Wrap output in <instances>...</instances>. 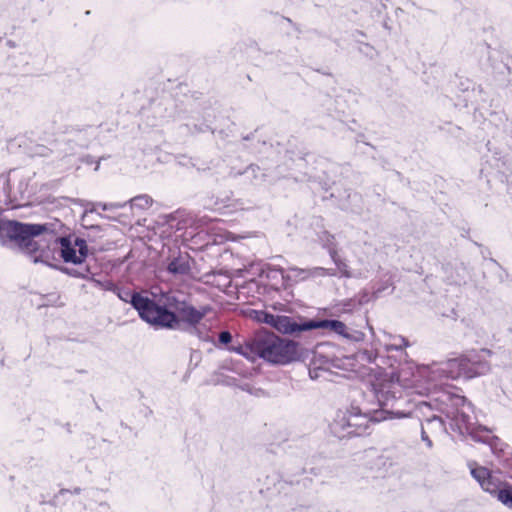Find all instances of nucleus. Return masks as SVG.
<instances>
[{
  "label": "nucleus",
  "mask_w": 512,
  "mask_h": 512,
  "mask_svg": "<svg viewBox=\"0 0 512 512\" xmlns=\"http://www.w3.org/2000/svg\"><path fill=\"white\" fill-rule=\"evenodd\" d=\"M510 471L512 472V463H511V465H510Z\"/></svg>",
  "instance_id": "nucleus-48"
},
{
  "label": "nucleus",
  "mask_w": 512,
  "mask_h": 512,
  "mask_svg": "<svg viewBox=\"0 0 512 512\" xmlns=\"http://www.w3.org/2000/svg\"><path fill=\"white\" fill-rule=\"evenodd\" d=\"M232 339V334L228 330L221 331L218 335V341L223 345H228L232 342Z\"/></svg>",
  "instance_id": "nucleus-37"
},
{
  "label": "nucleus",
  "mask_w": 512,
  "mask_h": 512,
  "mask_svg": "<svg viewBox=\"0 0 512 512\" xmlns=\"http://www.w3.org/2000/svg\"><path fill=\"white\" fill-rule=\"evenodd\" d=\"M192 258L187 252L178 251L171 255L167 264V272L174 276H186L191 272Z\"/></svg>",
  "instance_id": "nucleus-11"
},
{
  "label": "nucleus",
  "mask_w": 512,
  "mask_h": 512,
  "mask_svg": "<svg viewBox=\"0 0 512 512\" xmlns=\"http://www.w3.org/2000/svg\"><path fill=\"white\" fill-rule=\"evenodd\" d=\"M471 403L461 395L449 391L441 392L436 398L430 401H421L416 405L415 413L421 425L436 424L441 427V415L448 420L452 433L463 438L469 429Z\"/></svg>",
  "instance_id": "nucleus-3"
},
{
  "label": "nucleus",
  "mask_w": 512,
  "mask_h": 512,
  "mask_svg": "<svg viewBox=\"0 0 512 512\" xmlns=\"http://www.w3.org/2000/svg\"><path fill=\"white\" fill-rule=\"evenodd\" d=\"M497 499L506 507L512 509V486L505 484L499 491Z\"/></svg>",
  "instance_id": "nucleus-26"
},
{
  "label": "nucleus",
  "mask_w": 512,
  "mask_h": 512,
  "mask_svg": "<svg viewBox=\"0 0 512 512\" xmlns=\"http://www.w3.org/2000/svg\"><path fill=\"white\" fill-rule=\"evenodd\" d=\"M89 281H91L95 287L104 290V291H110L114 292V289L116 288V283H114L111 279L105 277L103 279H97L93 277V274L91 275Z\"/></svg>",
  "instance_id": "nucleus-24"
},
{
  "label": "nucleus",
  "mask_w": 512,
  "mask_h": 512,
  "mask_svg": "<svg viewBox=\"0 0 512 512\" xmlns=\"http://www.w3.org/2000/svg\"><path fill=\"white\" fill-rule=\"evenodd\" d=\"M429 434H431V433L428 431V426L427 425H421V439H422L423 442H425V444H426V446L428 448H432L433 443H432V440L429 437Z\"/></svg>",
  "instance_id": "nucleus-35"
},
{
  "label": "nucleus",
  "mask_w": 512,
  "mask_h": 512,
  "mask_svg": "<svg viewBox=\"0 0 512 512\" xmlns=\"http://www.w3.org/2000/svg\"><path fill=\"white\" fill-rule=\"evenodd\" d=\"M392 286L393 282L390 277L381 280L373 287V298H379L386 289Z\"/></svg>",
  "instance_id": "nucleus-29"
},
{
  "label": "nucleus",
  "mask_w": 512,
  "mask_h": 512,
  "mask_svg": "<svg viewBox=\"0 0 512 512\" xmlns=\"http://www.w3.org/2000/svg\"><path fill=\"white\" fill-rule=\"evenodd\" d=\"M318 239L324 249L327 250L328 254H335L337 251V242L334 235L324 230L318 234Z\"/></svg>",
  "instance_id": "nucleus-21"
},
{
  "label": "nucleus",
  "mask_w": 512,
  "mask_h": 512,
  "mask_svg": "<svg viewBox=\"0 0 512 512\" xmlns=\"http://www.w3.org/2000/svg\"><path fill=\"white\" fill-rule=\"evenodd\" d=\"M292 271L298 272L299 275H302V279H305L310 276H337L335 269H328L323 267H315L313 269H299L292 268Z\"/></svg>",
  "instance_id": "nucleus-18"
},
{
  "label": "nucleus",
  "mask_w": 512,
  "mask_h": 512,
  "mask_svg": "<svg viewBox=\"0 0 512 512\" xmlns=\"http://www.w3.org/2000/svg\"><path fill=\"white\" fill-rule=\"evenodd\" d=\"M44 226L45 229L35 238H32L34 243L33 249H26L27 254L34 263H43L48 266H53L50 262L54 259L53 253L59 250L60 256L65 263H73L81 265L86 258H79L80 253L76 250L75 245H72L70 235L62 233L64 225L61 221L55 220L54 222L38 224Z\"/></svg>",
  "instance_id": "nucleus-5"
},
{
  "label": "nucleus",
  "mask_w": 512,
  "mask_h": 512,
  "mask_svg": "<svg viewBox=\"0 0 512 512\" xmlns=\"http://www.w3.org/2000/svg\"><path fill=\"white\" fill-rule=\"evenodd\" d=\"M449 424L448 420L443 418V415H441V427H437L436 424H430V428H428V431L434 435L436 433L440 432H448Z\"/></svg>",
  "instance_id": "nucleus-33"
},
{
  "label": "nucleus",
  "mask_w": 512,
  "mask_h": 512,
  "mask_svg": "<svg viewBox=\"0 0 512 512\" xmlns=\"http://www.w3.org/2000/svg\"><path fill=\"white\" fill-rule=\"evenodd\" d=\"M474 244L479 247L481 246L478 242H474Z\"/></svg>",
  "instance_id": "nucleus-47"
},
{
  "label": "nucleus",
  "mask_w": 512,
  "mask_h": 512,
  "mask_svg": "<svg viewBox=\"0 0 512 512\" xmlns=\"http://www.w3.org/2000/svg\"><path fill=\"white\" fill-rule=\"evenodd\" d=\"M177 163L181 166H192L196 168L198 171H206L209 167L204 165H198L197 160L193 158H188L185 155H179L176 157Z\"/></svg>",
  "instance_id": "nucleus-28"
},
{
  "label": "nucleus",
  "mask_w": 512,
  "mask_h": 512,
  "mask_svg": "<svg viewBox=\"0 0 512 512\" xmlns=\"http://www.w3.org/2000/svg\"><path fill=\"white\" fill-rule=\"evenodd\" d=\"M491 471L483 466L471 468V475L481 485L486 479L489 478Z\"/></svg>",
  "instance_id": "nucleus-27"
},
{
  "label": "nucleus",
  "mask_w": 512,
  "mask_h": 512,
  "mask_svg": "<svg viewBox=\"0 0 512 512\" xmlns=\"http://www.w3.org/2000/svg\"><path fill=\"white\" fill-rule=\"evenodd\" d=\"M132 207H136L139 209H147L152 205V198L147 194H142L135 196L134 198L128 201Z\"/></svg>",
  "instance_id": "nucleus-23"
},
{
  "label": "nucleus",
  "mask_w": 512,
  "mask_h": 512,
  "mask_svg": "<svg viewBox=\"0 0 512 512\" xmlns=\"http://www.w3.org/2000/svg\"><path fill=\"white\" fill-rule=\"evenodd\" d=\"M52 267L55 269H58L59 271H61L64 274L74 277V278L89 280L92 275L90 268L87 265L82 266V264H81V265H79L78 268H68L65 266H57V265H53Z\"/></svg>",
  "instance_id": "nucleus-16"
},
{
  "label": "nucleus",
  "mask_w": 512,
  "mask_h": 512,
  "mask_svg": "<svg viewBox=\"0 0 512 512\" xmlns=\"http://www.w3.org/2000/svg\"><path fill=\"white\" fill-rule=\"evenodd\" d=\"M367 465L373 471H386L393 465V459L385 452L378 453L375 449H370Z\"/></svg>",
  "instance_id": "nucleus-13"
},
{
  "label": "nucleus",
  "mask_w": 512,
  "mask_h": 512,
  "mask_svg": "<svg viewBox=\"0 0 512 512\" xmlns=\"http://www.w3.org/2000/svg\"><path fill=\"white\" fill-rule=\"evenodd\" d=\"M371 391L379 409L362 411L358 406H351L347 412L338 414L330 424V430L335 437L344 439L364 436L369 433L371 423L409 416V413L400 410L406 399L403 397L401 386L392 378L376 379L371 382Z\"/></svg>",
  "instance_id": "nucleus-1"
},
{
  "label": "nucleus",
  "mask_w": 512,
  "mask_h": 512,
  "mask_svg": "<svg viewBox=\"0 0 512 512\" xmlns=\"http://www.w3.org/2000/svg\"><path fill=\"white\" fill-rule=\"evenodd\" d=\"M44 226L37 224L22 223L16 220H8L0 218V242L4 247L12 248L13 245L25 253L26 249L32 252L31 249L34 243L32 238L38 236L43 230Z\"/></svg>",
  "instance_id": "nucleus-8"
},
{
  "label": "nucleus",
  "mask_w": 512,
  "mask_h": 512,
  "mask_svg": "<svg viewBox=\"0 0 512 512\" xmlns=\"http://www.w3.org/2000/svg\"><path fill=\"white\" fill-rule=\"evenodd\" d=\"M276 152L279 160L275 168L279 175L289 173L296 178L309 175L312 155L302 143L289 141L286 146L277 144Z\"/></svg>",
  "instance_id": "nucleus-9"
},
{
  "label": "nucleus",
  "mask_w": 512,
  "mask_h": 512,
  "mask_svg": "<svg viewBox=\"0 0 512 512\" xmlns=\"http://www.w3.org/2000/svg\"><path fill=\"white\" fill-rule=\"evenodd\" d=\"M251 317L259 323L268 324L282 334L299 336L303 332L316 329H329L335 334L352 342H361L365 334L349 328L344 322L336 319H310L301 315H275L265 310H253Z\"/></svg>",
  "instance_id": "nucleus-4"
},
{
  "label": "nucleus",
  "mask_w": 512,
  "mask_h": 512,
  "mask_svg": "<svg viewBox=\"0 0 512 512\" xmlns=\"http://www.w3.org/2000/svg\"><path fill=\"white\" fill-rule=\"evenodd\" d=\"M331 362L332 359L316 352L312 359V366L309 368V377L312 380H317L323 377V374L328 372V368H326L325 365L330 364Z\"/></svg>",
  "instance_id": "nucleus-14"
},
{
  "label": "nucleus",
  "mask_w": 512,
  "mask_h": 512,
  "mask_svg": "<svg viewBox=\"0 0 512 512\" xmlns=\"http://www.w3.org/2000/svg\"><path fill=\"white\" fill-rule=\"evenodd\" d=\"M99 506L102 508L110 509V505L107 502H101Z\"/></svg>",
  "instance_id": "nucleus-46"
},
{
  "label": "nucleus",
  "mask_w": 512,
  "mask_h": 512,
  "mask_svg": "<svg viewBox=\"0 0 512 512\" xmlns=\"http://www.w3.org/2000/svg\"><path fill=\"white\" fill-rule=\"evenodd\" d=\"M407 365L409 369H411V366L409 363L402 364L401 362L398 363L396 367H394L393 364H391V367L393 368V371L391 372L392 377L396 376L399 380L404 372V366Z\"/></svg>",
  "instance_id": "nucleus-36"
},
{
  "label": "nucleus",
  "mask_w": 512,
  "mask_h": 512,
  "mask_svg": "<svg viewBox=\"0 0 512 512\" xmlns=\"http://www.w3.org/2000/svg\"><path fill=\"white\" fill-rule=\"evenodd\" d=\"M50 151L51 150L45 146H39L36 153L40 156H48Z\"/></svg>",
  "instance_id": "nucleus-40"
},
{
  "label": "nucleus",
  "mask_w": 512,
  "mask_h": 512,
  "mask_svg": "<svg viewBox=\"0 0 512 512\" xmlns=\"http://www.w3.org/2000/svg\"><path fill=\"white\" fill-rule=\"evenodd\" d=\"M339 311L342 313H351L355 309L359 308V305L357 303V299L355 297L343 300L338 304Z\"/></svg>",
  "instance_id": "nucleus-30"
},
{
  "label": "nucleus",
  "mask_w": 512,
  "mask_h": 512,
  "mask_svg": "<svg viewBox=\"0 0 512 512\" xmlns=\"http://www.w3.org/2000/svg\"><path fill=\"white\" fill-rule=\"evenodd\" d=\"M355 299H357V303L359 307L367 304L371 300H375L376 298H373V291L370 292L367 289L361 290L358 294H356Z\"/></svg>",
  "instance_id": "nucleus-32"
},
{
  "label": "nucleus",
  "mask_w": 512,
  "mask_h": 512,
  "mask_svg": "<svg viewBox=\"0 0 512 512\" xmlns=\"http://www.w3.org/2000/svg\"><path fill=\"white\" fill-rule=\"evenodd\" d=\"M103 159V157H100L99 159H96L95 157L91 156V155H85L83 157H81V162L82 163H85L87 165H92V164H96L94 170L95 171H98L99 169V165H100V161Z\"/></svg>",
  "instance_id": "nucleus-34"
},
{
  "label": "nucleus",
  "mask_w": 512,
  "mask_h": 512,
  "mask_svg": "<svg viewBox=\"0 0 512 512\" xmlns=\"http://www.w3.org/2000/svg\"><path fill=\"white\" fill-rule=\"evenodd\" d=\"M329 256L336 266L335 270L339 277L351 278L353 276L346 260L339 256L338 251H336L335 254H331Z\"/></svg>",
  "instance_id": "nucleus-19"
},
{
  "label": "nucleus",
  "mask_w": 512,
  "mask_h": 512,
  "mask_svg": "<svg viewBox=\"0 0 512 512\" xmlns=\"http://www.w3.org/2000/svg\"><path fill=\"white\" fill-rule=\"evenodd\" d=\"M505 484L506 483L501 482L496 476H494L491 473L489 478L486 479L480 486L484 491L497 497L499 494V491H501L502 487Z\"/></svg>",
  "instance_id": "nucleus-20"
},
{
  "label": "nucleus",
  "mask_w": 512,
  "mask_h": 512,
  "mask_svg": "<svg viewBox=\"0 0 512 512\" xmlns=\"http://www.w3.org/2000/svg\"><path fill=\"white\" fill-rule=\"evenodd\" d=\"M113 293L123 302L130 303L138 312L141 320L148 324L150 323L157 297L149 298L148 296H143L140 292L132 291L119 285H116Z\"/></svg>",
  "instance_id": "nucleus-10"
},
{
  "label": "nucleus",
  "mask_w": 512,
  "mask_h": 512,
  "mask_svg": "<svg viewBox=\"0 0 512 512\" xmlns=\"http://www.w3.org/2000/svg\"><path fill=\"white\" fill-rule=\"evenodd\" d=\"M83 207H84L85 213H94L96 211L97 205L94 202L85 201V203L83 204Z\"/></svg>",
  "instance_id": "nucleus-39"
},
{
  "label": "nucleus",
  "mask_w": 512,
  "mask_h": 512,
  "mask_svg": "<svg viewBox=\"0 0 512 512\" xmlns=\"http://www.w3.org/2000/svg\"><path fill=\"white\" fill-rule=\"evenodd\" d=\"M66 492H70V493H72V494H80V492H81V488H79V487H75L73 490L62 489V490L60 491V493H61V494H64V493H66Z\"/></svg>",
  "instance_id": "nucleus-42"
},
{
  "label": "nucleus",
  "mask_w": 512,
  "mask_h": 512,
  "mask_svg": "<svg viewBox=\"0 0 512 512\" xmlns=\"http://www.w3.org/2000/svg\"><path fill=\"white\" fill-rule=\"evenodd\" d=\"M237 208H239L241 210H249V209H252L253 206H244L243 202L238 201Z\"/></svg>",
  "instance_id": "nucleus-43"
},
{
  "label": "nucleus",
  "mask_w": 512,
  "mask_h": 512,
  "mask_svg": "<svg viewBox=\"0 0 512 512\" xmlns=\"http://www.w3.org/2000/svg\"><path fill=\"white\" fill-rule=\"evenodd\" d=\"M356 142H357V143L362 142V143H364V144H366V145H369V143L365 141V139H364V135H363V134H359V135L357 136V138H356Z\"/></svg>",
  "instance_id": "nucleus-44"
},
{
  "label": "nucleus",
  "mask_w": 512,
  "mask_h": 512,
  "mask_svg": "<svg viewBox=\"0 0 512 512\" xmlns=\"http://www.w3.org/2000/svg\"><path fill=\"white\" fill-rule=\"evenodd\" d=\"M256 131L249 133L246 136L242 137L244 142H251L250 144H245V147L251 149L254 153H266L268 149L274 150L272 144L267 145L266 141L261 140L256 136Z\"/></svg>",
  "instance_id": "nucleus-15"
},
{
  "label": "nucleus",
  "mask_w": 512,
  "mask_h": 512,
  "mask_svg": "<svg viewBox=\"0 0 512 512\" xmlns=\"http://www.w3.org/2000/svg\"><path fill=\"white\" fill-rule=\"evenodd\" d=\"M348 198H349L352 202H361V196H360L358 193L349 194V195H348Z\"/></svg>",
  "instance_id": "nucleus-41"
},
{
  "label": "nucleus",
  "mask_w": 512,
  "mask_h": 512,
  "mask_svg": "<svg viewBox=\"0 0 512 512\" xmlns=\"http://www.w3.org/2000/svg\"><path fill=\"white\" fill-rule=\"evenodd\" d=\"M255 356L277 365H286L301 358L299 343L260 329L254 333Z\"/></svg>",
  "instance_id": "nucleus-7"
},
{
  "label": "nucleus",
  "mask_w": 512,
  "mask_h": 512,
  "mask_svg": "<svg viewBox=\"0 0 512 512\" xmlns=\"http://www.w3.org/2000/svg\"><path fill=\"white\" fill-rule=\"evenodd\" d=\"M125 204L126 203H124V204H121V203H101V202L96 203L97 207H100L104 211L123 208L125 206Z\"/></svg>",
  "instance_id": "nucleus-38"
},
{
  "label": "nucleus",
  "mask_w": 512,
  "mask_h": 512,
  "mask_svg": "<svg viewBox=\"0 0 512 512\" xmlns=\"http://www.w3.org/2000/svg\"><path fill=\"white\" fill-rule=\"evenodd\" d=\"M491 355L488 349L469 351L459 357L439 362H432L427 366V377L431 381L442 379H472L485 375L490 371L487 357Z\"/></svg>",
  "instance_id": "nucleus-6"
},
{
  "label": "nucleus",
  "mask_w": 512,
  "mask_h": 512,
  "mask_svg": "<svg viewBox=\"0 0 512 512\" xmlns=\"http://www.w3.org/2000/svg\"><path fill=\"white\" fill-rule=\"evenodd\" d=\"M409 346V342L406 338L399 336L395 339V342L387 345L386 349L388 352L396 351L400 354V356H407L406 352L404 351V348Z\"/></svg>",
  "instance_id": "nucleus-25"
},
{
  "label": "nucleus",
  "mask_w": 512,
  "mask_h": 512,
  "mask_svg": "<svg viewBox=\"0 0 512 512\" xmlns=\"http://www.w3.org/2000/svg\"><path fill=\"white\" fill-rule=\"evenodd\" d=\"M209 305L195 307L188 296L180 291L161 293L149 325L168 330H185L187 327H195L204 317L211 312Z\"/></svg>",
  "instance_id": "nucleus-2"
},
{
  "label": "nucleus",
  "mask_w": 512,
  "mask_h": 512,
  "mask_svg": "<svg viewBox=\"0 0 512 512\" xmlns=\"http://www.w3.org/2000/svg\"><path fill=\"white\" fill-rule=\"evenodd\" d=\"M185 332L189 333L190 335L196 336L198 339L202 341H210V336L208 335V330L206 328V325L204 324H196L195 327H187Z\"/></svg>",
  "instance_id": "nucleus-22"
},
{
  "label": "nucleus",
  "mask_w": 512,
  "mask_h": 512,
  "mask_svg": "<svg viewBox=\"0 0 512 512\" xmlns=\"http://www.w3.org/2000/svg\"><path fill=\"white\" fill-rule=\"evenodd\" d=\"M230 352H235L239 355H242L246 358H253L255 356L254 348V335L245 341L244 344L231 345L227 348Z\"/></svg>",
  "instance_id": "nucleus-17"
},
{
  "label": "nucleus",
  "mask_w": 512,
  "mask_h": 512,
  "mask_svg": "<svg viewBox=\"0 0 512 512\" xmlns=\"http://www.w3.org/2000/svg\"><path fill=\"white\" fill-rule=\"evenodd\" d=\"M241 175H245L255 185L268 182V174L263 172L256 164H250L244 170L231 168L229 171L230 177L236 178Z\"/></svg>",
  "instance_id": "nucleus-12"
},
{
  "label": "nucleus",
  "mask_w": 512,
  "mask_h": 512,
  "mask_svg": "<svg viewBox=\"0 0 512 512\" xmlns=\"http://www.w3.org/2000/svg\"><path fill=\"white\" fill-rule=\"evenodd\" d=\"M72 245H75L76 250L80 253L79 258H87L88 256V246L85 239L76 237Z\"/></svg>",
  "instance_id": "nucleus-31"
},
{
  "label": "nucleus",
  "mask_w": 512,
  "mask_h": 512,
  "mask_svg": "<svg viewBox=\"0 0 512 512\" xmlns=\"http://www.w3.org/2000/svg\"><path fill=\"white\" fill-rule=\"evenodd\" d=\"M349 210H350V212H352V213L360 214L362 209H361V207L359 206V207H357V208H350Z\"/></svg>",
  "instance_id": "nucleus-45"
}]
</instances>
